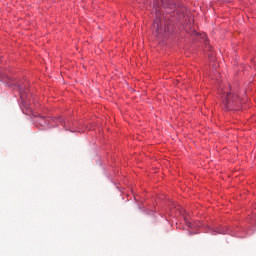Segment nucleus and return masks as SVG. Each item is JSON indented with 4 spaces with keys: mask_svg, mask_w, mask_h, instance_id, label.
Here are the masks:
<instances>
[{
    "mask_svg": "<svg viewBox=\"0 0 256 256\" xmlns=\"http://www.w3.org/2000/svg\"><path fill=\"white\" fill-rule=\"evenodd\" d=\"M153 27H154V29L156 31V35H159V31L161 29V20L160 19H156L154 21Z\"/></svg>",
    "mask_w": 256,
    "mask_h": 256,
    "instance_id": "f257e3e1",
    "label": "nucleus"
},
{
    "mask_svg": "<svg viewBox=\"0 0 256 256\" xmlns=\"http://www.w3.org/2000/svg\"><path fill=\"white\" fill-rule=\"evenodd\" d=\"M230 99H231V94H226V101H225L226 105H229Z\"/></svg>",
    "mask_w": 256,
    "mask_h": 256,
    "instance_id": "f03ea898",
    "label": "nucleus"
},
{
    "mask_svg": "<svg viewBox=\"0 0 256 256\" xmlns=\"http://www.w3.org/2000/svg\"><path fill=\"white\" fill-rule=\"evenodd\" d=\"M218 234L225 235V231H221L220 229H218Z\"/></svg>",
    "mask_w": 256,
    "mask_h": 256,
    "instance_id": "7ed1b4c3",
    "label": "nucleus"
},
{
    "mask_svg": "<svg viewBox=\"0 0 256 256\" xmlns=\"http://www.w3.org/2000/svg\"><path fill=\"white\" fill-rule=\"evenodd\" d=\"M202 39H205V34H203Z\"/></svg>",
    "mask_w": 256,
    "mask_h": 256,
    "instance_id": "20e7f679",
    "label": "nucleus"
}]
</instances>
